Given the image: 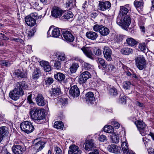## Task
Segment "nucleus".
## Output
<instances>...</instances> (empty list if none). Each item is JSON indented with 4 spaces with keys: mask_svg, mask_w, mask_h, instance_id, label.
Here are the masks:
<instances>
[{
    "mask_svg": "<svg viewBox=\"0 0 154 154\" xmlns=\"http://www.w3.org/2000/svg\"><path fill=\"white\" fill-rule=\"evenodd\" d=\"M29 86L25 82H17L15 84L14 89L9 93L10 97L13 100H16L19 98L20 95H23L24 92L23 89L27 90Z\"/></svg>",
    "mask_w": 154,
    "mask_h": 154,
    "instance_id": "1",
    "label": "nucleus"
},
{
    "mask_svg": "<svg viewBox=\"0 0 154 154\" xmlns=\"http://www.w3.org/2000/svg\"><path fill=\"white\" fill-rule=\"evenodd\" d=\"M29 113L31 119L36 121L41 120L45 118V113L44 110L36 107L30 108Z\"/></svg>",
    "mask_w": 154,
    "mask_h": 154,
    "instance_id": "2",
    "label": "nucleus"
},
{
    "mask_svg": "<svg viewBox=\"0 0 154 154\" xmlns=\"http://www.w3.org/2000/svg\"><path fill=\"white\" fill-rule=\"evenodd\" d=\"M20 128L22 131L27 134L32 132L34 130L32 124L28 121H25L21 123L20 125Z\"/></svg>",
    "mask_w": 154,
    "mask_h": 154,
    "instance_id": "3",
    "label": "nucleus"
},
{
    "mask_svg": "<svg viewBox=\"0 0 154 154\" xmlns=\"http://www.w3.org/2000/svg\"><path fill=\"white\" fill-rule=\"evenodd\" d=\"M135 65L140 70L146 67V60L143 56L139 55L135 58Z\"/></svg>",
    "mask_w": 154,
    "mask_h": 154,
    "instance_id": "4",
    "label": "nucleus"
},
{
    "mask_svg": "<svg viewBox=\"0 0 154 154\" xmlns=\"http://www.w3.org/2000/svg\"><path fill=\"white\" fill-rule=\"evenodd\" d=\"M93 30L95 32H99L102 35H107L109 32V29L101 25L96 24L93 26Z\"/></svg>",
    "mask_w": 154,
    "mask_h": 154,
    "instance_id": "5",
    "label": "nucleus"
},
{
    "mask_svg": "<svg viewBox=\"0 0 154 154\" xmlns=\"http://www.w3.org/2000/svg\"><path fill=\"white\" fill-rule=\"evenodd\" d=\"M121 21L120 24L117 21V19H116V23L119 26L125 29H126L130 25L131 23V19L130 16L128 15L126 16L122 17Z\"/></svg>",
    "mask_w": 154,
    "mask_h": 154,
    "instance_id": "6",
    "label": "nucleus"
},
{
    "mask_svg": "<svg viewBox=\"0 0 154 154\" xmlns=\"http://www.w3.org/2000/svg\"><path fill=\"white\" fill-rule=\"evenodd\" d=\"M140 134L142 136H145L147 134V126L144 123L143 121H138L135 122Z\"/></svg>",
    "mask_w": 154,
    "mask_h": 154,
    "instance_id": "7",
    "label": "nucleus"
},
{
    "mask_svg": "<svg viewBox=\"0 0 154 154\" xmlns=\"http://www.w3.org/2000/svg\"><path fill=\"white\" fill-rule=\"evenodd\" d=\"M61 32L64 40L67 42H72L74 40V37L70 31L66 29H63Z\"/></svg>",
    "mask_w": 154,
    "mask_h": 154,
    "instance_id": "8",
    "label": "nucleus"
},
{
    "mask_svg": "<svg viewBox=\"0 0 154 154\" xmlns=\"http://www.w3.org/2000/svg\"><path fill=\"white\" fill-rule=\"evenodd\" d=\"M103 53L104 57L107 61L112 60V52L111 49L109 47L107 46H104L103 48Z\"/></svg>",
    "mask_w": 154,
    "mask_h": 154,
    "instance_id": "9",
    "label": "nucleus"
},
{
    "mask_svg": "<svg viewBox=\"0 0 154 154\" xmlns=\"http://www.w3.org/2000/svg\"><path fill=\"white\" fill-rule=\"evenodd\" d=\"M129 10L128 8H126L125 6H120L119 11V15L117 17V21L119 23H120V22L122 20V17H124L127 14Z\"/></svg>",
    "mask_w": 154,
    "mask_h": 154,
    "instance_id": "10",
    "label": "nucleus"
},
{
    "mask_svg": "<svg viewBox=\"0 0 154 154\" xmlns=\"http://www.w3.org/2000/svg\"><path fill=\"white\" fill-rule=\"evenodd\" d=\"M38 139H35L33 142L35 143L34 148L36 150V152L41 151L45 147V143L43 141H38Z\"/></svg>",
    "mask_w": 154,
    "mask_h": 154,
    "instance_id": "11",
    "label": "nucleus"
},
{
    "mask_svg": "<svg viewBox=\"0 0 154 154\" xmlns=\"http://www.w3.org/2000/svg\"><path fill=\"white\" fill-rule=\"evenodd\" d=\"M70 95L73 98L77 97L80 95L79 90L76 85L71 87L69 91Z\"/></svg>",
    "mask_w": 154,
    "mask_h": 154,
    "instance_id": "12",
    "label": "nucleus"
},
{
    "mask_svg": "<svg viewBox=\"0 0 154 154\" xmlns=\"http://www.w3.org/2000/svg\"><path fill=\"white\" fill-rule=\"evenodd\" d=\"M82 151L79 147L75 145H72L69 147L68 154H82Z\"/></svg>",
    "mask_w": 154,
    "mask_h": 154,
    "instance_id": "13",
    "label": "nucleus"
},
{
    "mask_svg": "<svg viewBox=\"0 0 154 154\" xmlns=\"http://www.w3.org/2000/svg\"><path fill=\"white\" fill-rule=\"evenodd\" d=\"M52 16L55 18L60 17L63 14V11L60 8L54 7L51 11Z\"/></svg>",
    "mask_w": 154,
    "mask_h": 154,
    "instance_id": "14",
    "label": "nucleus"
},
{
    "mask_svg": "<svg viewBox=\"0 0 154 154\" xmlns=\"http://www.w3.org/2000/svg\"><path fill=\"white\" fill-rule=\"evenodd\" d=\"M85 144V149L86 151H92L93 149L95 147L94 140H93L90 139L86 140Z\"/></svg>",
    "mask_w": 154,
    "mask_h": 154,
    "instance_id": "15",
    "label": "nucleus"
},
{
    "mask_svg": "<svg viewBox=\"0 0 154 154\" xmlns=\"http://www.w3.org/2000/svg\"><path fill=\"white\" fill-rule=\"evenodd\" d=\"M12 149L14 154H22L25 151L24 148L18 145H14Z\"/></svg>",
    "mask_w": 154,
    "mask_h": 154,
    "instance_id": "16",
    "label": "nucleus"
},
{
    "mask_svg": "<svg viewBox=\"0 0 154 154\" xmlns=\"http://www.w3.org/2000/svg\"><path fill=\"white\" fill-rule=\"evenodd\" d=\"M111 6V4L108 1L102 2L99 4L98 9L102 11L109 9Z\"/></svg>",
    "mask_w": 154,
    "mask_h": 154,
    "instance_id": "17",
    "label": "nucleus"
},
{
    "mask_svg": "<svg viewBox=\"0 0 154 154\" xmlns=\"http://www.w3.org/2000/svg\"><path fill=\"white\" fill-rule=\"evenodd\" d=\"M35 100L37 105L40 106H43L46 104V101L42 94H38L36 97Z\"/></svg>",
    "mask_w": 154,
    "mask_h": 154,
    "instance_id": "18",
    "label": "nucleus"
},
{
    "mask_svg": "<svg viewBox=\"0 0 154 154\" xmlns=\"http://www.w3.org/2000/svg\"><path fill=\"white\" fill-rule=\"evenodd\" d=\"M25 21L27 24L29 26H34L36 23V21L31 16H28L25 17Z\"/></svg>",
    "mask_w": 154,
    "mask_h": 154,
    "instance_id": "19",
    "label": "nucleus"
},
{
    "mask_svg": "<svg viewBox=\"0 0 154 154\" xmlns=\"http://www.w3.org/2000/svg\"><path fill=\"white\" fill-rule=\"evenodd\" d=\"M85 54L88 58L93 59V54L92 53V49L88 48H81Z\"/></svg>",
    "mask_w": 154,
    "mask_h": 154,
    "instance_id": "20",
    "label": "nucleus"
},
{
    "mask_svg": "<svg viewBox=\"0 0 154 154\" xmlns=\"http://www.w3.org/2000/svg\"><path fill=\"white\" fill-rule=\"evenodd\" d=\"M108 151L110 152L119 153L120 152V148L114 144H111L108 147Z\"/></svg>",
    "mask_w": 154,
    "mask_h": 154,
    "instance_id": "21",
    "label": "nucleus"
},
{
    "mask_svg": "<svg viewBox=\"0 0 154 154\" xmlns=\"http://www.w3.org/2000/svg\"><path fill=\"white\" fill-rule=\"evenodd\" d=\"M85 98L87 102L91 104L95 100L94 95L92 92H89L86 94Z\"/></svg>",
    "mask_w": 154,
    "mask_h": 154,
    "instance_id": "22",
    "label": "nucleus"
},
{
    "mask_svg": "<svg viewBox=\"0 0 154 154\" xmlns=\"http://www.w3.org/2000/svg\"><path fill=\"white\" fill-rule=\"evenodd\" d=\"M88 79L85 77L84 76L80 75L79 76V83L82 86L85 88L88 89V87L86 84L87 81Z\"/></svg>",
    "mask_w": 154,
    "mask_h": 154,
    "instance_id": "23",
    "label": "nucleus"
},
{
    "mask_svg": "<svg viewBox=\"0 0 154 154\" xmlns=\"http://www.w3.org/2000/svg\"><path fill=\"white\" fill-rule=\"evenodd\" d=\"M40 64L45 71L48 72L51 70V66L48 62L43 60L40 62Z\"/></svg>",
    "mask_w": 154,
    "mask_h": 154,
    "instance_id": "24",
    "label": "nucleus"
},
{
    "mask_svg": "<svg viewBox=\"0 0 154 154\" xmlns=\"http://www.w3.org/2000/svg\"><path fill=\"white\" fill-rule=\"evenodd\" d=\"M40 64L45 71L48 72L51 70V66L48 62L43 60L40 62Z\"/></svg>",
    "mask_w": 154,
    "mask_h": 154,
    "instance_id": "25",
    "label": "nucleus"
},
{
    "mask_svg": "<svg viewBox=\"0 0 154 154\" xmlns=\"http://www.w3.org/2000/svg\"><path fill=\"white\" fill-rule=\"evenodd\" d=\"M86 37L92 40H95L97 37V34L94 32L89 31L87 32L86 34Z\"/></svg>",
    "mask_w": 154,
    "mask_h": 154,
    "instance_id": "26",
    "label": "nucleus"
},
{
    "mask_svg": "<svg viewBox=\"0 0 154 154\" xmlns=\"http://www.w3.org/2000/svg\"><path fill=\"white\" fill-rule=\"evenodd\" d=\"M7 132V128L5 126L0 127V143L2 140Z\"/></svg>",
    "mask_w": 154,
    "mask_h": 154,
    "instance_id": "27",
    "label": "nucleus"
},
{
    "mask_svg": "<svg viewBox=\"0 0 154 154\" xmlns=\"http://www.w3.org/2000/svg\"><path fill=\"white\" fill-rule=\"evenodd\" d=\"M14 73L18 78H26V73L25 72L22 71L19 69L15 70Z\"/></svg>",
    "mask_w": 154,
    "mask_h": 154,
    "instance_id": "28",
    "label": "nucleus"
},
{
    "mask_svg": "<svg viewBox=\"0 0 154 154\" xmlns=\"http://www.w3.org/2000/svg\"><path fill=\"white\" fill-rule=\"evenodd\" d=\"M55 79L59 82L63 81L65 78V75L63 73L58 72L55 74L54 76Z\"/></svg>",
    "mask_w": 154,
    "mask_h": 154,
    "instance_id": "29",
    "label": "nucleus"
},
{
    "mask_svg": "<svg viewBox=\"0 0 154 154\" xmlns=\"http://www.w3.org/2000/svg\"><path fill=\"white\" fill-rule=\"evenodd\" d=\"M121 146L123 152L125 154H127L131 150L128 149V143L127 141L122 142Z\"/></svg>",
    "mask_w": 154,
    "mask_h": 154,
    "instance_id": "30",
    "label": "nucleus"
},
{
    "mask_svg": "<svg viewBox=\"0 0 154 154\" xmlns=\"http://www.w3.org/2000/svg\"><path fill=\"white\" fill-rule=\"evenodd\" d=\"M134 5L137 10L138 9L142 8L143 4V0H135L134 2Z\"/></svg>",
    "mask_w": 154,
    "mask_h": 154,
    "instance_id": "31",
    "label": "nucleus"
},
{
    "mask_svg": "<svg viewBox=\"0 0 154 154\" xmlns=\"http://www.w3.org/2000/svg\"><path fill=\"white\" fill-rule=\"evenodd\" d=\"M122 53L125 55H128L133 53L132 49L128 48H124L121 50Z\"/></svg>",
    "mask_w": 154,
    "mask_h": 154,
    "instance_id": "32",
    "label": "nucleus"
},
{
    "mask_svg": "<svg viewBox=\"0 0 154 154\" xmlns=\"http://www.w3.org/2000/svg\"><path fill=\"white\" fill-rule=\"evenodd\" d=\"M55 56L57 57L58 60L64 61L66 59L65 53L63 52H58L56 54Z\"/></svg>",
    "mask_w": 154,
    "mask_h": 154,
    "instance_id": "33",
    "label": "nucleus"
},
{
    "mask_svg": "<svg viewBox=\"0 0 154 154\" xmlns=\"http://www.w3.org/2000/svg\"><path fill=\"white\" fill-rule=\"evenodd\" d=\"M126 42L127 44L130 46H133L135 45L137 43L136 41L132 38H127L126 40Z\"/></svg>",
    "mask_w": 154,
    "mask_h": 154,
    "instance_id": "34",
    "label": "nucleus"
},
{
    "mask_svg": "<svg viewBox=\"0 0 154 154\" xmlns=\"http://www.w3.org/2000/svg\"><path fill=\"white\" fill-rule=\"evenodd\" d=\"M52 36L54 37L57 38L60 35V29L58 28H55L52 30Z\"/></svg>",
    "mask_w": 154,
    "mask_h": 154,
    "instance_id": "35",
    "label": "nucleus"
},
{
    "mask_svg": "<svg viewBox=\"0 0 154 154\" xmlns=\"http://www.w3.org/2000/svg\"><path fill=\"white\" fill-rule=\"evenodd\" d=\"M79 67L78 64L76 63H73L69 69L72 73H75Z\"/></svg>",
    "mask_w": 154,
    "mask_h": 154,
    "instance_id": "36",
    "label": "nucleus"
},
{
    "mask_svg": "<svg viewBox=\"0 0 154 154\" xmlns=\"http://www.w3.org/2000/svg\"><path fill=\"white\" fill-rule=\"evenodd\" d=\"M110 138L113 143H117L119 141V136L115 133L112 134L110 136Z\"/></svg>",
    "mask_w": 154,
    "mask_h": 154,
    "instance_id": "37",
    "label": "nucleus"
},
{
    "mask_svg": "<svg viewBox=\"0 0 154 154\" xmlns=\"http://www.w3.org/2000/svg\"><path fill=\"white\" fill-rule=\"evenodd\" d=\"M60 92V90L59 88H52L51 91L50 92V94L51 96H56L58 95Z\"/></svg>",
    "mask_w": 154,
    "mask_h": 154,
    "instance_id": "38",
    "label": "nucleus"
},
{
    "mask_svg": "<svg viewBox=\"0 0 154 154\" xmlns=\"http://www.w3.org/2000/svg\"><path fill=\"white\" fill-rule=\"evenodd\" d=\"M40 72L38 69L37 68L35 69L32 74V78L35 79H38L40 75Z\"/></svg>",
    "mask_w": 154,
    "mask_h": 154,
    "instance_id": "39",
    "label": "nucleus"
},
{
    "mask_svg": "<svg viewBox=\"0 0 154 154\" xmlns=\"http://www.w3.org/2000/svg\"><path fill=\"white\" fill-rule=\"evenodd\" d=\"M104 131L107 133H112L114 131L113 127L111 125L105 126L104 128Z\"/></svg>",
    "mask_w": 154,
    "mask_h": 154,
    "instance_id": "40",
    "label": "nucleus"
},
{
    "mask_svg": "<svg viewBox=\"0 0 154 154\" xmlns=\"http://www.w3.org/2000/svg\"><path fill=\"white\" fill-rule=\"evenodd\" d=\"M104 68L105 69V70L107 72H110L113 70L114 68V66L112 64L109 63V64H106V67Z\"/></svg>",
    "mask_w": 154,
    "mask_h": 154,
    "instance_id": "41",
    "label": "nucleus"
},
{
    "mask_svg": "<svg viewBox=\"0 0 154 154\" xmlns=\"http://www.w3.org/2000/svg\"><path fill=\"white\" fill-rule=\"evenodd\" d=\"M63 124L60 121H57L55 122L54 127L57 129H61L63 128Z\"/></svg>",
    "mask_w": 154,
    "mask_h": 154,
    "instance_id": "42",
    "label": "nucleus"
},
{
    "mask_svg": "<svg viewBox=\"0 0 154 154\" xmlns=\"http://www.w3.org/2000/svg\"><path fill=\"white\" fill-rule=\"evenodd\" d=\"M37 29L35 27H33L32 29H31L27 32V34H28V36L29 37H31L34 35L35 33L36 32Z\"/></svg>",
    "mask_w": 154,
    "mask_h": 154,
    "instance_id": "43",
    "label": "nucleus"
},
{
    "mask_svg": "<svg viewBox=\"0 0 154 154\" xmlns=\"http://www.w3.org/2000/svg\"><path fill=\"white\" fill-rule=\"evenodd\" d=\"M110 94L112 96H116L117 95L118 92L117 89L114 87H112L109 90Z\"/></svg>",
    "mask_w": 154,
    "mask_h": 154,
    "instance_id": "44",
    "label": "nucleus"
},
{
    "mask_svg": "<svg viewBox=\"0 0 154 154\" xmlns=\"http://www.w3.org/2000/svg\"><path fill=\"white\" fill-rule=\"evenodd\" d=\"M73 15L72 13L70 11H68L65 13L63 16L64 18L66 19H69L73 17Z\"/></svg>",
    "mask_w": 154,
    "mask_h": 154,
    "instance_id": "45",
    "label": "nucleus"
},
{
    "mask_svg": "<svg viewBox=\"0 0 154 154\" xmlns=\"http://www.w3.org/2000/svg\"><path fill=\"white\" fill-rule=\"evenodd\" d=\"M80 75L84 76L88 79L91 78V74L87 71H85L82 72Z\"/></svg>",
    "mask_w": 154,
    "mask_h": 154,
    "instance_id": "46",
    "label": "nucleus"
},
{
    "mask_svg": "<svg viewBox=\"0 0 154 154\" xmlns=\"http://www.w3.org/2000/svg\"><path fill=\"white\" fill-rule=\"evenodd\" d=\"M119 102L123 104H125L126 102V98L124 96H120L119 99Z\"/></svg>",
    "mask_w": 154,
    "mask_h": 154,
    "instance_id": "47",
    "label": "nucleus"
},
{
    "mask_svg": "<svg viewBox=\"0 0 154 154\" xmlns=\"http://www.w3.org/2000/svg\"><path fill=\"white\" fill-rule=\"evenodd\" d=\"M98 60L99 63L103 68L106 67V65L107 63L104 59L102 58H99Z\"/></svg>",
    "mask_w": 154,
    "mask_h": 154,
    "instance_id": "48",
    "label": "nucleus"
},
{
    "mask_svg": "<svg viewBox=\"0 0 154 154\" xmlns=\"http://www.w3.org/2000/svg\"><path fill=\"white\" fill-rule=\"evenodd\" d=\"M131 85V84L130 82L129 81H126L124 83L123 87L125 89H128L130 88Z\"/></svg>",
    "mask_w": 154,
    "mask_h": 154,
    "instance_id": "49",
    "label": "nucleus"
},
{
    "mask_svg": "<svg viewBox=\"0 0 154 154\" xmlns=\"http://www.w3.org/2000/svg\"><path fill=\"white\" fill-rule=\"evenodd\" d=\"M143 141L146 147H148L150 145V141L149 139L145 137H143Z\"/></svg>",
    "mask_w": 154,
    "mask_h": 154,
    "instance_id": "50",
    "label": "nucleus"
},
{
    "mask_svg": "<svg viewBox=\"0 0 154 154\" xmlns=\"http://www.w3.org/2000/svg\"><path fill=\"white\" fill-rule=\"evenodd\" d=\"M84 66L85 69L88 70L92 69L93 68V66L92 65L87 63H84Z\"/></svg>",
    "mask_w": 154,
    "mask_h": 154,
    "instance_id": "51",
    "label": "nucleus"
},
{
    "mask_svg": "<svg viewBox=\"0 0 154 154\" xmlns=\"http://www.w3.org/2000/svg\"><path fill=\"white\" fill-rule=\"evenodd\" d=\"M93 50L94 53L96 55L99 56L102 54L101 51L100 49L94 48Z\"/></svg>",
    "mask_w": 154,
    "mask_h": 154,
    "instance_id": "52",
    "label": "nucleus"
},
{
    "mask_svg": "<svg viewBox=\"0 0 154 154\" xmlns=\"http://www.w3.org/2000/svg\"><path fill=\"white\" fill-rule=\"evenodd\" d=\"M54 82L53 78L51 77H48L46 78L45 82L46 84L51 85Z\"/></svg>",
    "mask_w": 154,
    "mask_h": 154,
    "instance_id": "53",
    "label": "nucleus"
},
{
    "mask_svg": "<svg viewBox=\"0 0 154 154\" xmlns=\"http://www.w3.org/2000/svg\"><path fill=\"white\" fill-rule=\"evenodd\" d=\"M54 66L57 69H59L61 68V63L58 61H56L54 63Z\"/></svg>",
    "mask_w": 154,
    "mask_h": 154,
    "instance_id": "54",
    "label": "nucleus"
},
{
    "mask_svg": "<svg viewBox=\"0 0 154 154\" xmlns=\"http://www.w3.org/2000/svg\"><path fill=\"white\" fill-rule=\"evenodd\" d=\"M139 48L140 49L141 51H143L144 52L146 51V46L145 44H140L139 46Z\"/></svg>",
    "mask_w": 154,
    "mask_h": 154,
    "instance_id": "55",
    "label": "nucleus"
},
{
    "mask_svg": "<svg viewBox=\"0 0 154 154\" xmlns=\"http://www.w3.org/2000/svg\"><path fill=\"white\" fill-rule=\"evenodd\" d=\"M55 151V154H63L61 149L59 147H57L54 149Z\"/></svg>",
    "mask_w": 154,
    "mask_h": 154,
    "instance_id": "56",
    "label": "nucleus"
},
{
    "mask_svg": "<svg viewBox=\"0 0 154 154\" xmlns=\"http://www.w3.org/2000/svg\"><path fill=\"white\" fill-rule=\"evenodd\" d=\"M99 139L100 141L104 142V141H106L107 139L105 135H102L99 137Z\"/></svg>",
    "mask_w": 154,
    "mask_h": 154,
    "instance_id": "57",
    "label": "nucleus"
},
{
    "mask_svg": "<svg viewBox=\"0 0 154 154\" xmlns=\"http://www.w3.org/2000/svg\"><path fill=\"white\" fill-rule=\"evenodd\" d=\"M66 6L68 8L69 7V10L71 9L73 7V4L72 3V1H69L67 2L66 3Z\"/></svg>",
    "mask_w": 154,
    "mask_h": 154,
    "instance_id": "58",
    "label": "nucleus"
},
{
    "mask_svg": "<svg viewBox=\"0 0 154 154\" xmlns=\"http://www.w3.org/2000/svg\"><path fill=\"white\" fill-rule=\"evenodd\" d=\"M123 38V36L122 35H119L116 36V40L118 42L122 41Z\"/></svg>",
    "mask_w": 154,
    "mask_h": 154,
    "instance_id": "59",
    "label": "nucleus"
},
{
    "mask_svg": "<svg viewBox=\"0 0 154 154\" xmlns=\"http://www.w3.org/2000/svg\"><path fill=\"white\" fill-rule=\"evenodd\" d=\"M32 95L30 94L28 96L27 98V100H28V102L31 105L33 104L34 103L32 100Z\"/></svg>",
    "mask_w": 154,
    "mask_h": 154,
    "instance_id": "60",
    "label": "nucleus"
},
{
    "mask_svg": "<svg viewBox=\"0 0 154 154\" xmlns=\"http://www.w3.org/2000/svg\"><path fill=\"white\" fill-rule=\"evenodd\" d=\"M89 154H99V150L96 149H93Z\"/></svg>",
    "mask_w": 154,
    "mask_h": 154,
    "instance_id": "61",
    "label": "nucleus"
},
{
    "mask_svg": "<svg viewBox=\"0 0 154 154\" xmlns=\"http://www.w3.org/2000/svg\"><path fill=\"white\" fill-rule=\"evenodd\" d=\"M26 52L28 53H30L32 51V46L30 45H28L26 47Z\"/></svg>",
    "mask_w": 154,
    "mask_h": 154,
    "instance_id": "62",
    "label": "nucleus"
},
{
    "mask_svg": "<svg viewBox=\"0 0 154 154\" xmlns=\"http://www.w3.org/2000/svg\"><path fill=\"white\" fill-rule=\"evenodd\" d=\"M2 64L3 66L8 67L10 66L11 63L8 61H3L2 62Z\"/></svg>",
    "mask_w": 154,
    "mask_h": 154,
    "instance_id": "63",
    "label": "nucleus"
},
{
    "mask_svg": "<svg viewBox=\"0 0 154 154\" xmlns=\"http://www.w3.org/2000/svg\"><path fill=\"white\" fill-rule=\"evenodd\" d=\"M0 39L3 40H8L9 39V38L7 37L5 35L2 33H0Z\"/></svg>",
    "mask_w": 154,
    "mask_h": 154,
    "instance_id": "64",
    "label": "nucleus"
}]
</instances>
